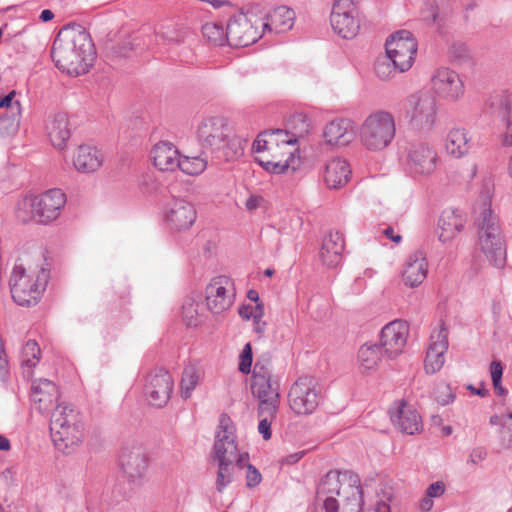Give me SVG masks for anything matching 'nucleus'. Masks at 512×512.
Returning <instances> with one entry per match:
<instances>
[{"mask_svg":"<svg viewBox=\"0 0 512 512\" xmlns=\"http://www.w3.org/2000/svg\"><path fill=\"white\" fill-rule=\"evenodd\" d=\"M56 67L69 75L86 74L93 65L96 51L88 31L79 24L60 29L51 49Z\"/></svg>","mask_w":512,"mask_h":512,"instance_id":"nucleus-1","label":"nucleus"},{"mask_svg":"<svg viewBox=\"0 0 512 512\" xmlns=\"http://www.w3.org/2000/svg\"><path fill=\"white\" fill-rule=\"evenodd\" d=\"M197 139L202 153H209L219 161H231L243 153L242 140L233 134L224 117H208L201 121Z\"/></svg>","mask_w":512,"mask_h":512,"instance_id":"nucleus-2","label":"nucleus"},{"mask_svg":"<svg viewBox=\"0 0 512 512\" xmlns=\"http://www.w3.org/2000/svg\"><path fill=\"white\" fill-rule=\"evenodd\" d=\"M214 455L218 460L216 490L221 493L233 481L235 465L242 468V456L238 454L235 426L228 414L219 417L218 430L215 435Z\"/></svg>","mask_w":512,"mask_h":512,"instance_id":"nucleus-3","label":"nucleus"},{"mask_svg":"<svg viewBox=\"0 0 512 512\" xmlns=\"http://www.w3.org/2000/svg\"><path fill=\"white\" fill-rule=\"evenodd\" d=\"M309 131V123L307 118L302 114L294 115L287 123L285 129H271L261 132L253 143L255 152L274 151L282 148V157H293L292 149L298 138L304 137Z\"/></svg>","mask_w":512,"mask_h":512,"instance_id":"nucleus-4","label":"nucleus"},{"mask_svg":"<svg viewBox=\"0 0 512 512\" xmlns=\"http://www.w3.org/2000/svg\"><path fill=\"white\" fill-rule=\"evenodd\" d=\"M251 393L258 400L260 413L279 410L280 383L273 374L271 357L262 355L254 364L251 384Z\"/></svg>","mask_w":512,"mask_h":512,"instance_id":"nucleus-5","label":"nucleus"},{"mask_svg":"<svg viewBox=\"0 0 512 512\" xmlns=\"http://www.w3.org/2000/svg\"><path fill=\"white\" fill-rule=\"evenodd\" d=\"M50 432L55 446L64 453H70L83 440L79 413L69 406L57 405L51 414Z\"/></svg>","mask_w":512,"mask_h":512,"instance_id":"nucleus-6","label":"nucleus"},{"mask_svg":"<svg viewBox=\"0 0 512 512\" xmlns=\"http://www.w3.org/2000/svg\"><path fill=\"white\" fill-rule=\"evenodd\" d=\"M478 240L481 250L490 263L501 268L506 261V247L499 225L498 216L484 203L483 211L477 222Z\"/></svg>","mask_w":512,"mask_h":512,"instance_id":"nucleus-7","label":"nucleus"},{"mask_svg":"<svg viewBox=\"0 0 512 512\" xmlns=\"http://www.w3.org/2000/svg\"><path fill=\"white\" fill-rule=\"evenodd\" d=\"M360 141L369 151L379 152L386 149L396 136L394 116L385 110L369 114L360 127Z\"/></svg>","mask_w":512,"mask_h":512,"instance_id":"nucleus-8","label":"nucleus"},{"mask_svg":"<svg viewBox=\"0 0 512 512\" xmlns=\"http://www.w3.org/2000/svg\"><path fill=\"white\" fill-rule=\"evenodd\" d=\"M318 496H340L353 507L351 510L362 511L364 505L363 490L360 479L352 471H329L321 480Z\"/></svg>","mask_w":512,"mask_h":512,"instance_id":"nucleus-9","label":"nucleus"},{"mask_svg":"<svg viewBox=\"0 0 512 512\" xmlns=\"http://www.w3.org/2000/svg\"><path fill=\"white\" fill-rule=\"evenodd\" d=\"M48 281V272L41 269L34 279L26 274L22 265H16L10 276L9 286L12 299L20 306H35L41 299Z\"/></svg>","mask_w":512,"mask_h":512,"instance_id":"nucleus-10","label":"nucleus"},{"mask_svg":"<svg viewBox=\"0 0 512 512\" xmlns=\"http://www.w3.org/2000/svg\"><path fill=\"white\" fill-rule=\"evenodd\" d=\"M406 117L410 125L418 130L432 128L437 117V101L429 92H416L404 101Z\"/></svg>","mask_w":512,"mask_h":512,"instance_id":"nucleus-11","label":"nucleus"},{"mask_svg":"<svg viewBox=\"0 0 512 512\" xmlns=\"http://www.w3.org/2000/svg\"><path fill=\"white\" fill-rule=\"evenodd\" d=\"M321 391L311 376L299 377L290 387L288 403L290 409L297 415H310L318 407Z\"/></svg>","mask_w":512,"mask_h":512,"instance_id":"nucleus-12","label":"nucleus"},{"mask_svg":"<svg viewBox=\"0 0 512 512\" xmlns=\"http://www.w3.org/2000/svg\"><path fill=\"white\" fill-rule=\"evenodd\" d=\"M386 54L400 73L408 71L415 60L417 42L408 30H400L390 35L385 43Z\"/></svg>","mask_w":512,"mask_h":512,"instance_id":"nucleus-13","label":"nucleus"},{"mask_svg":"<svg viewBox=\"0 0 512 512\" xmlns=\"http://www.w3.org/2000/svg\"><path fill=\"white\" fill-rule=\"evenodd\" d=\"M334 32L344 39H353L360 29L359 11L353 0H334L330 14Z\"/></svg>","mask_w":512,"mask_h":512,"instance_id":"nucleus-14","label":"nucleus"},{"mask_svg":"<svg viewBox=\"0 0 512 512\" xmlns=\"http://www.w3.org/2000/svg\"><path fill=\"white\" fill-rule=\"evenodd\" d=\"M260 19L255 15L239 13L227 23L228 44L233 47H246L261 38Z\"/></svg>","mask_w":512,"mask_h":512,"instance_id":"nucleus-15","label":"nucleus"},{"mask_svg":"<svg viewBox=\"0 0 512 512\" xmlns=\"http://www.w3.org/2000/svg\"><path fill=\"white\" fill-rule=\"evenodd\" d=\"M205 294L208 310L215 315H220L227 311L234 302V284L227 276L214 277L207 285Z\"/></svg>","mask_w":512,"mask_h":512,"instance_id":"nucleus-16","label":"nucleus"},{"mask_svg":"<svg viewBox=\"0 0 512 512\" xmlns=\"http://www.w3.org/2000/svg\"><path fill=\"white\" fill-rule=\"evenodd\" d=\"M173 386L169 372L164 368H155L147 375L144 387L149 404L158 408L164 407L171 397Z\"/></svg>","mask_w":512,"mask_h":512,"instance_id":"nucleus-17","label":"nucleus"},{"mask_svg":"<svg viewBox=\"0 0 512 512\" xmlns=\"http://www.w3.org/2000/svg\"><path fill=\"white\" fill-rule=\"evenodd\" d=\"M66 203V196L60 189H50L31 199V213L39 223L47 224L58 218Z\"/></svg>","mask_w":512,"mask_h":512,"instance_id":"nucleus-18","label":"nucleus"},{"mask_svg":"<svg viewBox=\"0 0 512 512\" xmlns=\"http://www.w3.org/2000/svg\"><path fill=\"white\" fill-rule=\"evenodd\" d=\"M197 219L195 206L183 199L173 198L167 205L164 220L167 226L176 232L189 230Z\"/></svg>","mask_w":512,"mask_h":512,"instance_id":"nucleus-19","label":"nucleus"},{"mask_svg":"<svg viewBox=\"0 0 512 512\" xmlns=\"http://www.w3.org/2000/svg\"><path fill=\"white\" fill-rule=\"evenodd\" d=\"M119 463L129 482L137 486L142 484L148 469V456L142 446L124 447Z\"/></svg>","mask_w":512,"mask_h":512,"instance_id":"nucleus-20","label":"nucleus"},{"mask_svg":"<svg viewBox=\"0 0 512 512\" xmlns=\"http://www.w3.org/2000/svg\"><path fill=\"white\" fill-rule=\"evenodd\" d=\"M408 324L395 320L385 325L381 331L380 346L389 359L397 357L406 345Z\"/></svg>","mask_w":512,"mask_h":512,"instance_id":"nucleus-21","label":"nucleus"},{"mask_svg":"<svg viewBox=\"0 0 512 512\" xmlns=\"http://www.w3.org/2000/svg\"><path fill=\"white\" fill-rule=\"evenodd\" d=\"M396 407L390 409V418L394 426L402 433L414 435L422 431L421 416L405 400L395 403Z\"/></svg>","mask_w":512,"mask_h":512,"instance_id":"nucleus-22","label":"nucleus"},{"mask_svg":"<svg viewBox=\"0 0 512 512\" xmlns=\"http://www.w3.org/2000/svg\"><path fill=\"white\" fill-rule=\"evenodd\" d=\"M433 88L439 96L456 101L464 94V85L459 75L449 68H440L432 77Z\"/></svg>","mask_w":512,"mask_h":512,"instance_id":"nucleus-23","label":"nucleus"},{"mask_svg":"<svg viewBox=\"0 0 512 512\" xmlns=\"http://www.w3.org/2000/svg\"><path fill=\"white\" fill-rule=\"evenodd\" d=\"M437 153L427 143L411 144L408 152V165L412 172L420 175L431 174L437 164Z\"/></svg>","mask_w":512,"mask_h":512,"instance_id":"nucleus-24","label":"nucleus"},{"mask_svg":"<svg viewBox=\"0 0 512 512\" xmlns=\"http://www.w3.org/2000/svg\"><path fill=\"white\" fill-rule=\"evenodd\" d=\"M58 398L59 393L55 383L44 378L33 381L31 401L39 413H49Z\"/></svg>","mask_w":512,"mask_h":512,"instance_id":"nucleus-25","label":"nucleus"},{"mask_svg":"<svg viewBox=\"0 0 512 512\" xmlns=\"http://www.w3.org/2000/svg\"><path fill=\"white\" fill-rule=\"evenodd\" d=\"M345 243L343 235L338 231H330L323 239L320 259L328 268H336L342 261Z\"/></svg>","mask_w":512,"mask_h":512,"instance_id":"nucleus-26","label":"nucleus"},{"mask_svg":"<svg viewBox=\"0 0 512 512\" xmlns=\"http://www.w3.org/2000/svg\"><path fill=\"white\" fill-rule=\"evenodd\" d=\"M448 333L444 328V324L441 326V330L437 335V340L433 341L426 353L425 358V371L428 374H434L438 372L444 365V353L448 349Z\"/></svg>","mask_w":512,"mask_h":512,"instance_id":"nucleus-27","label":"nucleus"},{"mask_svg":"<svg viewBox=\"0 0 512 512\" xmlns=\"http://www.w3.org/2000/svg\"><path fill=\"white\" fill-rule=\"evenodd\" d=\"M427 261L422 251H415L406 260L402 273L405 285L414 288L419 286L427 276Z\"/></svg>","mask_w":512,"mask_h":512,"instance_id":"nucleus-28","label":"nucleus"},{"mask_svg":"<svg viewBox=\"0 0 512 512\" xmlns=\"http://www.w3.org/2000/svg\"><path fill=\"white\" fill-rule=\"evenodd\" d=\"M151 156L155 167L160 171H174L179 166V152L169 142L157 143L151 151Z\"/></svg>","mask_w":512,"mask_h":512,"instance_id":"nucleus-29","label":"nucleus"},{"mask_svg":"<svg viewBox=\"0 0 512 512\" xmlns=\"http://www.w3.org/2000/svg\"><path fill=\"white\" fill-rule=\"evenodd\" d=\"M323 136L329 145L346 146L353 139L351 122L347 119L333 120L326 125Z\"/></svg>","mask_w":512,"mask_h":512,"instance_id":"nucleus-30","label":"nucleus"},{"mask_svg":"<svg viewBox=\"0 0 512 512\" xmlns=\"http://www.w3.org/2000/svg\"><path fill=\"white\" fill-rule=\"evenodd\" d=\"M294 19L295 12L292 9L279 6L267 15V22L260 23V25L263 32L269 30L275 33H283L292 28Z\"/></svg>","mask_w":512,"mask_h":512,"instance_id":"nucleus-31","label":"nucleus"},{"mask_svg":"<svg viewBox=\"0 0 512 512\" xmlns=\"http://www.w3.org/2000/svg\"><path fill=\"white\" fill-rule=\"evenodd\" d=\"M351 170L346 160L335 158L326 165L324 180L330 189H338L347 184Z\"/></svg>","mask_w":512,"mask_h":512,"instance_id":"nucleus-32","label":"nucleus"},{"mask_svg":"<svg viewBox=\"0 0 512 512\" xmlns=\"http://www.w3.org/2000/svg\"><path fill=\"white\" fill-rule=\"evenodd\" d=\"M73 163L78 171L92 173L102 166L103 158L100 151L95 147L81 145L77 149Z\"/></svg>","mask_w":512,"mask_h":512,"instance_id":"nucleus-33","label":"nucleus"},{"mask_svg":"<svg viewBox=\"0 0 512 512\" xmlns=\"http://www.w3.org/2000/svg\"><path fill=\"white\" fill-rule=\"evenodd\" d=\"M464 220L454 209H446L442 212L438 220V239L445 243L453 239L462 229Z\"/></svg>","mask_w":512,"mask_h":512,"instance_id":"nucleus-34","label":"nucleus"},{"mask_svg":"<svg viewBox=\"0 0 512 512\" xmlns=\"http://www.w3.org/2000/svg\"><path fill=\"white\" fill-rule=\"evenodd\" d=\"M47 132L52 145L58 149H63L70 138L67 115L63 113L54 115L47 125Z\"/></svg>","mask_w":512,"mask_h":512,"instance_id":"nucleus-35","label":"nucleus"},{"mask_svg":"<svg viewBox=\"0 0 512 512\" xmlns=\"http://www.w3.org/2000/svg\"><path fill=\"white\" fill-rule=\"evenodd\" d=\"M488 111L491 115L498 118L506 126V132H512V123L510 121L511 102L503 94L492 96L489 100Z\"/></svg>","mask_w":512,"mask_h":512,"instance_id":"nucleus-36","label":"nucleus"},{"mask_svg":"<svg viewBox=\"0 0 512 512\" xmlns=\"http://www.w3.org/2000/svg\"><path fill=\"white\" fill-rule=\"evenodd\" d=\"M268 155L256 157L257 163L266 171L273 174H281L290 167L293 157H279L278 150L266 151Z\"/></svg>","mask_w":512,"mask_h":512,"instance_id":"nucleus-37","label":"nucleus"},{"mask_svg":"<svg viewBox=\"0 0 512 512\" xmlns=\"http://www.w3.org/2000/svg\"><path fill=\"white\" fill-rule=\"evenodd\" d=\"M446 151L454 157H461L468 152V139L463 129L451 130L445 142Z\"/></svg>","mask_w":512,"mask_h":512,"instance_id":"nucleus-38","label":"nucleus"},{"mask_svg":"<svg viewBox=\"0 0 512 512\" xmlns=\"http://www.w3.org/2000/svg\"><path fill=\"white\" fill-rule=\"evenodd\" d=\"M381 346L377 344L363 345L358 352V360L364 371L373 370L381 360Z\"/></svg>","mask_w":512,"mask_h":512,"instance_id":"nucleus-39","label":"nucleus"},{"mask_svg":"<svg viewBox=\"0 0 512 512\" xmlns=\"http://www.w3.org/2000/svg\"><path fill=\"white\" fill-rule=\"evenodd\" d=\"M202 34L210 43L216 46L228 44L227 28L217 23H206L202 26Z\"/></svg>","mask_w":512,"mask_h":512,"instance_id":"nucleus-40","label":"nucleus"},{"mask_svg":"<svg viewBox=\"0 0 512 512\" xmlns=\"http://www.w3.org/2000/svg\"><path fill=\"white\" fill-rule=\"evenodd\" d=\"M199 373L195 366H186L182 373L181 379V396L184 399H188L191 396L192 391L199 383Z\"/></svg>","mask_w":512,"mask_h":512,"instance_id":"nucleus-41","label":"nucleus"},{"mask_svg":"<svg viewBox=\"0 0 512 512\" xmlns=\"http://www.w3.org/2000/svg\"><path fill=\"white\" fill-rule=\"evenodd\" d=\"M450 62L456 66L470 64L471 56L468 47L463 42H454L448 49Z\"/></svg>","mask_w":512,"mask_h":512,"instance_id":"nucleus-42","label":"nucleus"},{"mask_svg":"<svg viewBox=\"0 0 512 512\" xmlns=\"http://www.w3.org/2000/svg\"><path fill=\"white\" fill-rule=\"evenodd\" d=\"M207 166V160L200 156L180 158L179 168L182 172L189 175H197L202 173Z\"/></svg>","mask_w":512,"mask_h":512,"instance_id":"nucleus-43","label":"nucleus"},{"mask_svg":"<svg viewBox=\"0 0 512 512\" xmlns=\"http://www.w3.org/2000/svg\"><path fill=\"white\" fill-rule=\"evenodd\" d=\"M376 76L383 81L393 78L399 72V69L392 64L390 57L386 54L379 57L374 66Z\"/></svg>","mask_w":512,"mask_h":512,"instance_id":"nucleus-44","label":"nucleus"},{"mask_svg":"<svg viewBox=\"0 0 512 512\" xmlns=\"http://www.w3.org/2000/svg\"><path fill=\"white\" fill-rule=\"evenodd\" d=\"M40 353V347L35 340L27 341L22 349V365L34 368L40 359Z\"/></svg>","mask_w":512,"mask_h":512,"instance_id":"nucleus-45","label":"nucleus"},{"mask_svg":"<svg viewBox=\"0 0 512 512\" xmlns=\"http://www.w3.org/2000/svg\"><path fill=\"white\" fill-rule=\"evenodd\" d=\"M279 410L269 411L267 413H260V408H257V414L260 418V422L258 425V432L263 436L264 440H269L271 438V425L273 420L276 418Z\"/></svg>","mask_w":512,"mask_h":512,"instance_id":"nucleus-46","label":"nucleus"},{"mask_svg":"<svg viewBox=\"0 0 512 512\" xmlns=\"http://www.w3.org/2000/svg\"><path fill=\"white\" fill-rule=\"evenodd\" d=\"M421 16L428 25L439 23V7L436 0H424Z\"/></svg>","mask_w":512,"mask_h":512,"instance_id":"nucleus-47","label":"nucleus"},{"mask_svg":"<svg viewBox=\"0 0 512 512\" xmlns=\"http://www.w3.org/2000/svg\"><path fill=\"white\" fill-rule=\"evenodd\" d=\"M253 362V351L250 343H246L241 354L238 369L243 374L251 372Z\"/></svg>","mask_w":512,"mask_h":512,"instance_id":"nucleus-48","label":"nucleus"},{"mask_svg":"<svg viewBox=\"0 0 512 512\" xmlns=\"http://www.w3.org/2000/svg\"><path fill=\"white\" fill-rule=\"evenodd\" d=\"M438 393L439 395L436 397V400L441 405H447L455 399V394L449 385L440 386L438 388Z\"/></svg>","mask_w":512,"mask_h":512,"instance_id":"nucleus-49","label":"nucleus"},{"mask_svg":"<svg viewBox=\"0 0 512 512\" xmlns=\"http://www.w3.org/2000/svg\"><path fill=\"white\" fill-rule=\"evenodd\" d=\"M262 480L261 473L252 465L248 464L246 474V485L249 488L256 487Z\"/></svg>","mask_w":512,"mask_h":512,"instance_id":"nucleus-50","label":"nucleus"},{"mask_svg":"<svg viewBox=\"0 0 512 512\" xmlns=\"http://www.w3.org/2000/svg\"><path fill=\"white\" fill-rule=\"evenodd\" d=\"M490 374L493 384L501 382L503 375V366L500 361L493 360L490 364Z\"/></svg>","mask_w":512,"mask_h":512,"instance_id":"nucleus-51","label":"nucleus"},{"mask_svg":"<svg viewBox=\"0 0 512 512\" xmlns=\"http://www.w3.org/2000/svg\"><path fill=\"white\" fill-rule=\"evenodd\" d=\"M445 484L442 481H436L428 486L426 495L431 498H437L444 494Z\"/></svg>","mask_w":512,"mask_h":512,"instance_id":"nucleus-52","label":"nucleus"},{"mask_svg":"<svg viewBox=\"0 0 512 512\" xmlns=\"http://www.w3.org/2000/svg\"><path fill=\"white\" fill-rule=\"evenodd\" d=\"M486 457L487 450L484 447H476L471 451L468 463L476 465L477 463L483 461Z\"/></svg>","mask_w":512,"mask_h":512,"instance_id":"nucleus-53","label":"nucleus"},{"mask_svg":"<svg viewBox=\"0 0 512 512\" xmlns=\"http://www.w3.org/2000/svg\"><path fill=\"white\" fill-rule=\"evenodd\" d=\"M183 317L187 319V325H196V323L193 321L194 314H196V309L194 307L193 303H189L187 305L183 306Z\"/></svg>","mask_w":512,"mask_h":512,"instance_id":"nucleus-54","label":"nucleus"},{"mask_svg":"<svg viewBox=\"0 0 512 512\" xmlns=\"http://www.w3.org/2000/svg\"><path fill=\"white\" fill-rule=\"evenodd\" d=\"M324 509L326 512H338L339 504L335 496H326Z\"/></svg>","mask_w":512,"mask_h":512,"instance_id":"nucleus-55","label":"nucleus"},{"mask_svg":"<svg viewBox=\"0 0 512 512\" xmlns=\"http://www.w3.org/2000/svg\"><path fill=\"white\" fill-rule=\"evenodd\" d=\"M383 235H385L388 239L393 241L396 244H399L402 241V236L399 234H396L394 229L390 226L386 227L382 231Z\"/></svg>","mask_w":512,"mask_h":512,"instance_id":"nucleus-56","label":"nucleus"},{"mask_svg":"<svg viewBox=\"0 0 512 512\" xmlns=\"http://www.w3.org/2000/svg\"><path fill=\"white\" fill-rule=\"evenodd\" d=\"M252 312H253V306L248 305V304L247 305L243 304L242 306L239 307V310H238L240 317L243 318L244 320L251 319Z\"/></svg>","mask_w":512,"mask_h":512,"instance_id":"nucleus-57","label":"nucleus"},{"mask_svg":"<svg viewBox=\"0 0 512 512\" xmlns=\"http://www.w3.org/2000/svg\"><path fill=\"white\" fill-rule=\"evenodd\" d=\"M433 507V500L431 497L425 494V497L422 498L419 504V508L422 512H428Z\"/></svg>","mask_w":512,"mask_h":512,"instance_id":"nucleus-58","label":"nucleus"},{"mask_svg":"<svg viewBox=\"0 0 512 512\" xmlns=\"http://www.w3.org/2000/svg\"><path fill=\"white\" fill-rule=\"evenodd\" d=\"M135 44L132 41L124 42L122 46L119 47V55L123 57H129V51L134 49Z\"/></svg>","mask_w":512,"mask_h":512,"instance_id":"nucleus-59","label":"nucleus"},{"mask_svg":"<svg viewBox=\"0 0 512 512\" xmlns=\"http://www.w3.org/2000/svg\"><path fill=\"white\" fill-rule=\"evenodd\" d=\"M466 389L471 391L473 394H476L480 397H486L489 393L488 389H486L483 384L479 388H475L472 384L466 386Z\"/></svg>","mask_w":512,"mask_h":512,"instance_id":"nucleus-60","label":"nucleus"},{"mask_svg":"<svg viewBox=\"0 0 512 512\" xmlns=\"http://www.w3.org/2000/svg\"><path fill=\"white\" fill-rule=\"evenodd\" d=\"M264 316V305L262 303H256V306L253 307L252 319L253 320H261Z\"/></svg>","mask_w":512,"mask_h":512,"instance_id":"nucleus-61","label":"nucleus"},{"mask_svg":"<svg viewBox=\"0 0 512 512\" xmlns=\"http://www.w3.org/2000/svg\"><path fill=\"white\" fill-rule=\"evenodd\" d=\"M16 95V92L13 90L6 96L0 99V108H8L12 104V100L14 96Z\"/></svg>","mask_w":512,"mask_h":512,"instance_id":"nucleus-62","label":"nucleus"},{"mask_svg":"<svg viewBox=\"0 0 512 512\" xmlns=\"http://www.w3.org/2000/svg\"><path fill=\"white\" fill-rule=\"evenodd\" d=\"M8 372V361L5 356V351L0 352V377H3Z\"/></svg>","mask_w":512,"mask_h":512,"instance_id":"nucleus-63","label":"nucleus"},{"mask_svg":"<svg viewBox=\"0 0 512 512\" xmlns=\"http://www.w3.org/2000/svg\"><path fill=\"white\" fill-rule=\"evenodd\" d=\"M304 455V452L301 451V452H298V453H294V454H290L288 456L285 457L284 459V463L286 464H295L297 463Z\"/></svg>","mask_w":512,"mask_h":512,"instance_id":"nucleus-64","label":"nucleus"}]
</instances>
